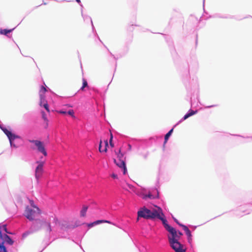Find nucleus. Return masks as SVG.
I'll return each instance as SVG.
<instances>
[{
  "mask_svg": "<svg viewBox=\"0 0 252 252\" xmlns=\"http://www.w3.org/2000/svg\"><path fill=\"white\" fill-rule=\"evenodd\" d=\"M246 138H251V139H252V136H251V137H247Z\"/></svg>",
  "mask_w": 252,
  "mask_h": 252,
  "instance_id": "obj_39",
  "label": "nucleus"
},
{
  "mask_svg": "<svg viewBox=\"0 0 252 252\" xmlns=\"http://www.w3.org/2000/svg\"><path fill=\"white\" fill-rule=\"evenodd\" d=\"M2 131L7 136L11 147H13L14 148L18 147V145L17 144V141L19 140H21V137L19 135H16L12 133L11 131L7 130L6 128H4V129H3Z\"/></svg>",
  "mask_w": 252,
  "mask_h": 252,
  "instance_id": "obj_5",
  "label": "nucleus"
},
{
  "mask_svg": "<svg viewBox=\"0 0 252 252\" xmlns=\"http://www.w3.org/2000/svg\"><path fill=\"white\" fill-rule=\"evenodd\" d=\"M14 29L15 28H13V29H10V30H7V29L1 30L0 33L2 34H4V35H6L8 37H9L8 35V34L10 33L11 32H12L14 30Z\"/></svg>",
  "mask_w": 252,
  "mask_h": 252,
  "instance_id": "obj_16",
  "label": "nucleus"
},
{
  "mask_svg": "<svg viewBox=\"0 0 252 252\" xmlns=\"http://www.w3.org/2000/svg\"><path fill=\"white\" fill-rule=\"evenodd\" d=\"M29 142L34 144L38 152L42 153L45 157L47 156V153L42 142L37 140H29Z\"/></svg>",
  "mask_w": 252,
  "mask_h": 252,
  "instance_id": "obj_7",
  "label": "nucleus"
},
{
  "mask_svg": "<svg viewBox=\"0 0 252 252\" xmlns=\"http://www.w3.org/2000/svg\"><path fill=\"white\" fill-rule=\"evenodd\" d=\"M5 127L3 126V125L1 123V122L0 121V128L3 130V129H4V128H5Z\"/></svg>",
  "mask_w": 252,
  "mask_h": 252,
  "instance_id": "obj_31",
  "label": "nucleus"
},
{
  "mask_svg": "<svg viewBox=\"0 0 252 252\" xmlns=\"http://www.w3.org/2000/svg\"><path fill=\"white\" fill-rule=\"evenodd\" d=\"M0 252H7L5 247L2 244H0Z\"/></svg>",
  "mask_w": 252,
  "mask_h": 252,
  "instance_id": "obj_23",
  "label": "nucleus"
},
{
  "mask_svg": "<svg viewBox=\"0 0 252 252\" xmlns=\"http://www.w3.org/2000/svg\"><path fill=\"white\" fill-rule=\"evenodd\" d=\"M42 116H43V118L44 120H45V114L43 112H42Z\"/></svg>",
  "mask_w": 252,
  "mask_h": 252,
  "instance_id": "obj_34",
  "label": "nucleus"
},
{
  "mask_svg": "<svg viewBox=\"0 0 252 252\" xmlns=\"http://www.w3.org/2000/svg\"><path fill=\"white\" fill-rule=\"evenodd\" d=\"M182 227H183V229L185 230L186 234L187 236L188 242L190 244L192 241V238H191L192 235H191L190 231L188 228V227L185 225H182Z\"/></svg>",
  "mask_w": 252,
  "mask_h": 252,
  "instance_id": "obj_14",
  "label": "nucleus"
},
{
  "mask_svg": "<svg viewBox=\"0 0 252 252\" xmlns=\"http://www.w3.org/2000/svg\"><path fill=\"white\" fill-rule=\"evenodd\" d=\"M67 114L70 115L72 117H74V113L73 110H70L67 112Z\"/></svg>",
  "mask_w": 252,
  "mask_h": 252,
  "instance_id": "obj_28",
  "label": "nucleus"
},
{
  "mask_svg": "<svg viewBox=\"0 0 252 252\" xmlns=\"http://www.w3.org/2000/svg\"><path fill=\"white\" fill-rule=\"evenodd\" d=\"M58 112L59 113H60V114H67V112L65 111H63V110H60V111H58Z\"/></svg>",
  "mask_w": 252,
  "mask_h": 252,
  "instance_id": "obj_29",
  "label": "nucleus"
},
{
  "mask_svg": "<svg viewBox=\"0 0 252 252\" xmlns=\"http://www.w3.org/2000/svg\"><path fill=\"white\" fill-rule=\"evenodd\" d=\"M32 201L30 206H27L24 212V216L30 220H33L40 213L39 209L36 206L33 205Z\"/></svg>",
  "mask_w": 252,
  "mask_h": 252,
  "instance_id": "obj_1",
  "label": "nucleus"
},
{
  "mask_svg": "<svg viewBox=\"0 0 252 252\" xmlns=\"http://www.w3.org/2000/svg\"><path fill=\"white\" fill-rule=\"evenodd\" d=\"M239 210L241 211L243 214H249L251 212V210H243V207H241L239 208Z\"/></svg>",
  "mask_w": 252,
  "mask_h": 252,
  "instance_id": "obj_24",
  "label": "nucleus"
},
{
  "mask_svg": "<svg viewBox=\"0 0 252 252\" xmlns=\"http://www.w3.org/2000/svg\"><path fill=\"white\" fill-rule=\"evenodd\" d=\"M88 210V207L87 206L84 205L82 210L80 211V216L81 217H85Z\"/></svg>",
  "mask_w": 252,
  "mask_h": 252,
  "instance_id": "obj_19",
  "label": "nucleus"
},
{
  "mask_svg": "<svg viewBox=\"0 0 252 252\" xmlns=\"http://www.w3.org/2000/svg\"><path fill=\"white\" fill-rule=\"evenodd\" d=\"M111 177H112L113 178H114V179H117V178H118V176H117V174H114V173H113V174H112L111 175Z\"/></svg>",
  "mask_w": 252,
  "mask_h": 252,
  "instance_id": "obj_30",
  "label": "nucleus"
},
{
  "mask_svg": "<svg viewBox=\"0 0 252 252\" xmlns=\"http://www.w3.org/2000/svg\"><path fill=\"white\" fill-rule=\"evenodd\" d=\"M108 146V142L107 141H105L104 143L101 141H100L99 146V151L100 152H106V147Z\"/></svg>",
  "mask_w": 252,
  "mask_h": 252,
  "instance_id": "obj_15",
  "label": "nucleus"
},
{
  "mask_svg": "<svg viewBox=\"0 0 252 252\" xmlns=\"http://www.w3.org/2000/svg\"><path fill=\"white\" fill-rule=\"evenodd\" d=\"M237 215H238V216H243V214H242V215H241V214H238H238H237Z\"/></svg>",
  "mask_w": 252,
  "mask_h": 252,
  "instance_id": "obj_38",
  "label": "nucleus"
},
{
  "mask_svg": "<svg viewBox=\"0 0 252 252\" xmlns=\"http://www.w3.org/2000/svg\"><path fill=\"white\" fill-rule=\"evenodd\" d=\"M111 55L115 58L113 54H112L111 53Z\"/></svg>",
  "mask_w": 252,
  "mask_h": 252,
  "instance_id": "obj_40",
  "label": "nucleus"
},
{
  "mask_svg": "<svg viewBox=\"0 0 252 252\" xmlns=\"http://www.w3.org/2000/svg\"><path fill=\"white\" fill-rule=\"evenodd\" d=\"M31 231H27V232H26L24 233L23 234V235H22V237H23V238H25V237H26L28 235H29L30 234H31V233H32V232H33V231H33V230H32V229L31 228Z\"/></svg>",
  "mask_w": 252,
  "mask_h": 252,
  "instance_id": "obj_26",
  "label": "nucleus"
},
{
  "mask_svg": "<svg viewBox=\"0 0 252 252\" xmlns=\"http://www.w3.org/2000/svg\"><path fill=\"white\" fill-rule=\"evenodd\" d=\"M139 218H143L146 219H155L158 216V212L157 210L151 211L145 207H142L137 212Z\"/></svg>",
  "mask_w": 252,
  "mask_h": 252,
  "instance_id": "obj_3",
  "label": "nucleus"
},
{
  "mask_svg": "<svg viewBox=\"0 0 252 252\" xmlns=\"http://www.w3.org/2000/svg\"><path fill=\"white\" fill-rule=\"evenodd\" d=\"M103 222L108 223L112 224H114L113 222H112L111 221H109V220H97L94 221V222H93L92 223H89L88 226L89 227L91 228V227H93L94 225H97V224H100L101 223H103Z\"/></svg>",
  "mask_w": 252,
  "mask_h": 252,
  "instance_id": "obj_13",
  "label": "nucleus"
},
{
  "mask_svg": "<svg viewBox=\"0 0 252 252\" xmlns=\"http://www.w3.org/2000/svg\"><path fill=\"white\" fill-rule=\"evenodd\" d=\"M156 218L161 220L165 229L168 231L170 234H175V231H176V230L174 228L170 226L167 223V220L165 218L161 217L158 212V216H156Z\"/></svg>",
  "mask_w": 252,
  "mask_h": 252,
  "instance_id": "obj_9",
  "label": "nucleus"
},
{
  "mask_svg": "<svg viewBox=\"0 0 252 252\" xmlns=\"http://www.w3.org/2000/svg\"><path fill=\"white\" fill-rule=\"evenodd\" d=\"M197 113V110H192L191 109H189V111L188 112L187 114L189 116V117L196 114Z\"/></svg>",
  "mask_w": 252,
  "mask_h": 252,
  "instance_id": "obj_21",
  "label": "nucleus"
},
{
  "mask_svg": "<svg viewBox=\"0 0 252 252\" xmlns=\"http://www.w3.org/2000/svg\"><path fill=\"white\" fill-rule=\"evenodd\" d=\"M2 229L4 230L5 231V232L8 233L7 231V229H6V225H3V226Z\"/></svg>",
  "mask_w": 252,
  "mask_h": 252,
  "instance_id": "obj_33",
  "label": "nucleus"
},
{
  "mask_svg": "<svg viewBox=\"0 0 252 252\" xmlns=\"http://www.w3.org/2000/svg\"><path fill=\"white\" fill-rule=\"evenodd\" d=\"M88 83L85 78L83 79V85L80 90L83 91L85 87H88Z\"/></svg>",
  "mask_w": 252,
  "mask_h": 252,
  "instance_id": "obj_22",
  "label": "nucleus"
},
{
  "mask_svg": "<svg viewBox=\"0 0 252 252\" xmlns=\"http://www.w3.org/2000/svg\"><path fill=\"white\" fill-rule=\"evenodd\" d=\"M174 221H175V222H176L178 225H179L180 226H182V224H180V223L179 222V221H178V220H177V219H174Z\"/></svg>",
  "mask_w": 252,
  "mask_h": 252,
  "instance_id": "obj_32",
  "label": "nucleus"
},
{
  "mask_svg": "<svg viewBox=\"0 0 252 252\" xmlns=\"http://www.w3.org/2000/svg\"><path fill=\"white\" fill-rule=\"evenodd\" d=\"M173 131V128L170 129L165 135L164 137V145H165L166 142H167V140H168L169 137L172 134Z\"/></svg>",
  "mask_w": 252,
  "mask_h": 252,
  "instance_id": "obj_17",
  "label": "nucleus"
},
{
  "mask_svg": "<svg viewBox=\"0 0 252 252\" xmlns=\"http://www.w3.org/2000/svg\"><path fill=\"white\" fill-rule=\"evenodd\" d=\"M137 195L145 200L148 199H155L158 197V191L155 190L153 193L149 192L148 194L143 191H139L137 193Z\"/></svg>",
  "mask_w": 252,
  "mask_h": 252,
  "instance_id": "obj_8",
  "label": "nucleus"
},
{
  "mask_svg": "<svg viewBox=\"0 0 252 252\" xmlns=\"http://www.w3.org/2000/svg\"><path fill=\"white\" fill-rule=\"evenodd\" d=\"M76 1L78 3H80V0H76Z\"/></svg>",
  "mask_w": 252,
  "mask_h": 252,
  "instance_id": "obj_37",
  "label": "nucleus"
},
{
  "mask_svg": "<svg viewBox=\"0 0 252 252\" xmlns=\"http://www.w3.org/2000/svg\"><path fill=\"white\" fill-rule=\"evenodd\" d=\"M0 244H2L3 245L4 242H6L10 245H12L13 243V240L6 234H1V237H0Z\"/></svg>",
  "mask_w": 252,
  "mask_h": 252,
  "instance_id": "obj_12",
  "label": "nucleus"
},
{
  "mask_svg": "<svg viewBox=\"0 0 252 252\" xmlns=\"http://www.w3.org/2000/svg\"><path fill=\"white\" fill-rule=\"evenodd\" d=\"M41 228H46V230L49 232L52 230L49 222L45 220H36L31 226V229L33 231H38Z\"/></svg>",
  "mask_w": 252,
  "mask_h": 252,
  "instance_id": "obj_4",
  "label": "nucleus"
},
{
  "mask_svg": "<svg viewBox=\"0 0 252 252\" xmlns=\"http://www.w3.org/2000/svg\"><path fill=\"white\" fill-rule=\"evenodd\" d=\"M216 106V105H211V106H208L206 107V108H211V107H215Z\"/></svg>",
  "mask_w": 252,
  "mask_h": 252,
  "instance_id": "obj_35",
  "label": "nucleus"
},
{
  "mask_svg": "<svg viewBox=\"0 0 252 252\" xmlns=\"http://www.w3.org/2000/svg\"><path fill=\"white\" fill-rule=\"evenodd\" d=\"M183 235V233L180 231H177V236L175 237L176 239H178V240L180 239V237Z\"/></svg>",
  "mask_w": 252,
  "mask_h": 252,
  "instance_id": "obj_27",
  "label": "nucleus"
},
{
  "mask_svg": "<svg viewBox=\"0 0 252 252\" xmlns=\"http://www.w3.org/2000/svg\"><path fill=\"white\" fill-rule=\"evenodd\" d=\"M47 91L46 89L44 86H41L39 91L40 102L39 105L41 107H43L48 112H49V106L47 102L45 100V93Z\"/></svg>",
  "mask_w": 252,
  "mask_h": 252,
  "instance_id": "obj_6",
  "label": "nucleus"
},
{
  "mask_svg": "<svg viewBox=\"0 0 252 252\" xmlns=\"http://www.w3.org/2000/svg\"><path fill=\"white\" fill-rule=\"evenodd\" d=\"M177 236V231H175V234H171V236H168V241L171 247L176 252H185L186 250L184 249V246L178 240L176 239L175 237Z\"/></svg>",
  "mask_w": 252,
  "mask_h": 252,
  "instance_id": "obj_2",
  "label": "nucleus"
},
{
  "mask_svg": "<svg viewBox=\"0 0 252 252\" xmlns=\"http://www.w3.org/2000/svg\"><path fill=\"white\" fill-rule=\"evenodd\" d=\"M111 140H112V138H111V139H110V141H111ZM110 145H112V143H111V142H110Z\"/></svg>",
  "mask_w": 252,
  "mask_h": 252,
  "instance_id": "obj_41",
  "label": "nucleus"
},
{
  "mask_svg": "<svg viewBox=\"0 0 252 252\" xmlns=\"http://www.w3.org/2000/svg\"><path fill=\"white\" fill-rule=\"evenodd\" d=\"M118 159L115 160V163L122 169V171L124 174H126L127 172V169L126 165V163L125 161L120 159V155H118Z\"/></svg>",
  "mask_w": 252,
  "mask_h": 252,
  "instance_id": "obj_11",
  "label": "nucleus"
},
{
  "mask_svg": "<svg viewBox=\"0 0 252 252\" xmlns=\"http://www.w3.org/2000/svg\"><path fill=\"white\" fill-rule=\"evenodd\" d=\"M31 231H27V232H26L24 233L23 234V235H22V237H23V238H25V237H26L28 235H29L30 234H31V233H32V232H33V231H33V230H32V229L31 228Z\"/></svg>",
  "mask_w": 252,
  "mask_h": 252,
  "instance_id": "obj_25",
  "label": "nucleus"
},
{
  "mask_svg": "<svg viewBox=\"0 0 252 252\" xmlns=\"http://www.w3.org/2000/svg\"><path fill=\"white\" fill-rule=\"evenodd\" d=\"M54 220H57V219H55V218H54Z\"/></svg>",
  "mask_w": 252,
  "mask_h": 252,
  "instance_id": "obj_42",
  "label": "nucleus"
},
{
  "mask_svg": "<svg viewBox=\"0 0 252 252\" xmlns=\"http://www.w3.org/2000/svg\"><path fill=\"white\" fill-rule=\"evenodd\" d=\"M36 162L38 164V166L35 169V175L36 178L38 179L41 177L43 172V166L44 163V160H38Z\"/></svg>",
  "mask_w": 252,
  "mask_h": 252,
  "instance_id": "obj_10",
  "label": "nucleus"
},
{
  "mask_svg": "<svg viewBox=\"0 0 252 252\" xmlns=\"http://www.w3.org/2000/svg\"><path fill=\"white\" fill-rule=\"evenodd\" d=\"M128 149H129V150H131V145H130V144H128Z\"/></svg>",
  "mask_w": 252,
  "mask_h": 252,
  "instance_id": "obj_36",
  "label": "nucleus"
},
{
  "mask_svg": "<svg viewBox=\"0 0 252 252\" xmlns=\"http://www.w3.org/2000/svg\"><path fill=\"white\" fill-rule=\"evenodd\" d=\"M188 118H189V116L187 114V113L185 115V116L174 126V127L176 126L177 125H178L179 124L181 123L187 119Z\"/></svg>",
  "mask_w": 252,
  "mask_h": 252,
  "instance_id": "obj_20",
  "label": "nucleus"
},
{
  "mask_svg": "<svg viewBox=\"0 0 252 252\" xmlns=\"http://www.w3.org/2000/svg\"><path fill=\"white\" fill-rule=\"evenodd\" d=\"M82 16H83V17L84 18V21H90L91 22L93 30H94V25H93V21H92V18L90 16H88V15H84L83 14H82Z\"/></svg>",
  "mask_w": 252,
  "mask_h": 252,
  "instance_id": "obj_18",
  "label": "nucleus"
}]
</instances>
